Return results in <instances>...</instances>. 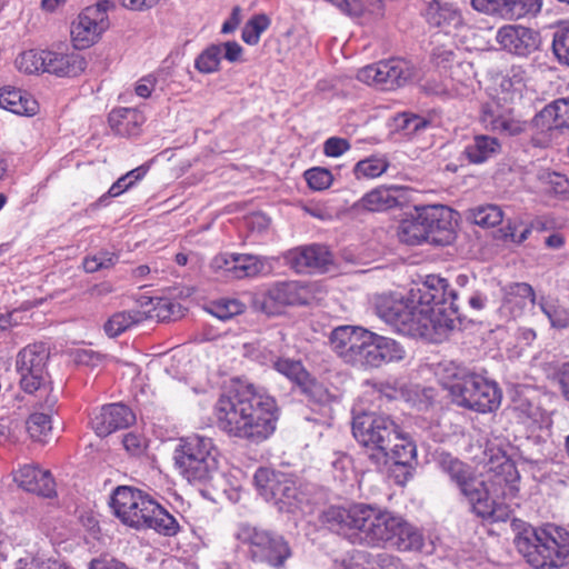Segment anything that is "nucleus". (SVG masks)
I'll return each instance as SVG.
<instances>
[{"instance_id": "7c9ffc66", "label": "nucleus", "mask_w": 569, "mask_h": 569, "mask_svg": "<svg viewBox=\"0 0 569 569\" xmlns=\"http://www.w3.org/2000/svg\"><path fill=\"white\" fill-rule=\"evenodd\" d=\"M422 208H416V213L403 219L397 231L399 240L409 246L420 244L427 241Z\"/></svg>"}, {"instance_id": "49530a36", "label": "nucleus", "mask_w": 569, "mask_h": 569, "mask_svg": "<svg viewBox=\"0 0 569 569\" xmlns=\"http://www.w3.org/2000/svg\"><path fill=\"white\" fill-rule=\"evenodd\" d=\"M154 317L160 321L177 320L183 316L182 307L169 298H159L153 305Z\"/></svg>"}, {"instance_id": "2eb2a0df", "label": "nucleus", "mask_w": 569, "mask_h": 569, "mask_svg": "<svg viewBox=\"0 0 569 569\" xmlns=\"http://www.w3.org/2000/svg\"><path fill=\"white\" fill-rule=\"evenodd\" d=\"M254 485L260 495L273 501L280 509H290L298 497V488L295 480L287 473L259 468L253 477Z\"/></svg>"}, {"instance_id": "4c0bfd02", "label": "nucleus", "mask_w": 569, "mask_h": 569, "mask_svg": "<svg viewBox=\"0 0 569 569\" xmlns=\"http://www.w3.org/2000/svg\"><path fill=\"white\" fill-rule=\"evenodd\" d=\"M538 305L552 328L565 329L569 327V310L560 306L558 301L542 297Z\"/></svg>"}, {"instance_id": "3c124183", "label": "nucleus", "mask_w": 569, "mask_h": 569, "mask_svg": "<svg viewBox=\"0 0 569 569\" xmlns=\"http://www.w3.org/2000/svg\"><path fill=\"white\" fill-rule=\"evenodd\" d=\"M305 178L308 186L317 191L329 188L332 183L333 177L328 169L316 167L305 172Z\"/></svg>"}, {"instance_id": "f257e3e1", "label": "nucleus", "mask_w": 569, "mask_h": 569, "mask_svg": "<svg viewBox=\"0 0 569 569\" xmlns=\"http://www.w3.org/2000/svg\"><path fill=\"white\" fill-rule=\"evenodd\" d=\"M458 293L448 281L428 276L403 299L398 295H380L375 298L377 316L398 331L433 340L455 328L459 317Z\"/></svg>"}, {"instance_id": "1a4fd4ad", "label": "nucleus", "mask_w": 569, "mask_h": 569, "mask_svg": "<svg viewBox=\"0 0 569 569\" xmlns=\"http://www.w3.org/2000/svg\"><path fill=\"white\" fill-rule=\"evenodd\" d=\"M446 371L457 381L443 385L450 390L453 401L461 407L486 413L497 410L501 402V391L495 381L477 373H467L458 378L457 368L451 363L445 366Z\"/></svg>"}, {"instance_id": "5701e85b", "label": "nucleus", "mask_w": 569, "mask_h": 569, "mask_svg": "<svg viewBox=\"0 0 569 569\" xmlns=\"http://www.w3.org/2000/svg\"><path fill=\"white\" fill-rule=\"evenodd\" d=\"M133 412L124 405L111 403L103 406L91 419V426L99 437H107L118 429L132 425Z\"/></svg>"}, {"instance_id": "bf43d9fd", "label": "nucleus", "mask_w": 569, "mask_h": 569, "mask_svg": "<svg viewBox=\"0 0 569 569\" xmlns=\"http://www.w3.org/2000/svg\"><path fill=\"white\" fill-rule=\"evenodd\" d=\"M300 385L303 387V390L318 402L326 401L329 397L327 389L315 380H308L307 378L303 380V383Z\"/></svg>"}, {"instance_id": "5fc2aeb1", "label": "nucleus", "mask_w": 569, "mask_h": 569, "mask_svg": "<svg viewBox=\"0 0 569 569\" xmlns=\"http://www.w3.org/2000/svg\"><path fill=\"white\" fill-rule=\"evenodd\" d=\"M511 409L521 422L536 420L539 413V408L533 402L522 397L513 400Z\"/></svg>"}, {"instance_id": "4be33fe9", "label": "nucleus", "mask_w": 569, "mask_h": 569, "mask_svg": "<svg viewBox=\"0 0 569 569\" xmlns=\"http://www.w3.org/2000/svg\"><path fill=\"white\" fill-rule=\"evenodd\" d=\"M13 481L19 488L44 498L56 496V483L49 470L36 465L19 466L12 471Z\"/></svg>"}, {"instance_id": "39448f33", "label": "nucleus", "mask_w": 569, "mask_h": 569, "mask_svg": "<svg viewBox=\"0 0 569 569\" xmlns=\"http://www.w3.org/2000/svg\"><path fill=\"white\" fill-rule=\"evenodd\" d=\"M110 506L123 525L134 529H153L168 537L179 531L176 518L141 490L118 487L111 497Z\"/></svg>"}, {"instance_id": "e433bc0d", "label": "nucleus", "mask_w": 569, "mask_h": 569, "mask_svg": "<svg viewBox=\"0 0 569 569\" xmlns=\"http://www.w3.org/2000/svg\"><path fill=\"white\" fill-rule=\"evenodd\" d=\"M468 218L475 223L483 228L498 226L503 219V212L496 204H486L469 210Z\"/></svg>"}, {"instance_id": "bb28decb", "label": "nucleus", "mask_w": 569, "mask_h": 569, "mask_svg": "<svg viewBox=\"0 0 569 569\" xmlns=\"http://www.w3.org/2000/svg\"><path fill=\"white\" fill-rule=\"evenodd\" d=\"M267 297L278 305H305L309 290L298 281L277 282L268 289Z\"/></svg>"}, {"instance_id": "ddd939ff", "label": "nucleus", "mask_w": 569, "mask_h": 569, "mask_svg": "<svg viewBox=\"0 0 569 569\" xmlns=\"http://www.w3.org/2000/svg\"><path fill=\"white\" fill-rule=\"evenodd\" d=\"M113 4L109 0H100L87 7L71 24V39L74 48L86 49L99 40L109 28L107 12Z\"/></svg>"}, {"instance_id": "6e6552de", "label": "nucleus", "mask_w": 569, "mask_h": 569, "mask_svg": "<svg viewBox=\"0 0 569 569\" xmlns=\"http://www.w3.org/2000/svg\"><path fill=\"white\" fill-rule=\"evenodd\" d=\"M219 450L210 437L190 435L179 440L173 452L174 467L189 482H202L219 468Z\"/></svg>"}, {"instance_id": "6ab92c4d", "label": "nucleus", "mask_w": 569, "mask_h": 569, "mask_svg": "<svg viewBox=\"0 0 569 569\" xmlns=\"http://www.w3.org/2000/svg\"><path fill=\"white\" fill-rule=\"evenodd\" d=\"M480 122L492 132L506 136H518L525 131L526 123L515 118L512 110L492 99L481 108Z\"/></svg>"}, {"instance_id": "f3484780", "label": "nucleus", "mask_w": 569, "mask_h": 569, "mask_svg": "<svg viewBox=\"0 0 569 569\" xmlns=\"http://www.w3.org/2000/svg\"><path fill=\"white\" fill-rule=\"evenodd\" d=\"M283 260L298 273L325 272L332 263V256L327 247L310 244L288 250L283 254Z\"/></svg>"}, {"instance_id": "f8f14e48", "label": "nucleus", "mask_w": 569, "mask_h": 569, "mask_svg": "<svg viewBox=\"0 0 569 569\" xmlns=\"http://www.w3.org/2000/svg\"><path fill=\"white\" fill-rule=\"evenodd\" d=\"M238 539L247 546L248 553L253 561L281 568L291 557L288 542L281 536L270 531L244 526L239 530Z\"/></svg>"}, {"instance_id": "37998d69", "label": "nucleus", "mask_w": 569, "mask_h": 569, "mask_svg": "<svg viewBox=\"0 0 569 569\" xmlns=\"http://www.w3.org/2000/svg\"><path fill=\"white\" fill-rule=\"evenodd\" d=\"M222 54V47L211 44L203 50L194 61L196 69L201 73H212L219 68Z\"/></svg>"}, {"instance_id": "a18cd8bd", "label": "nucleus", "mask_w": 569, "mask_h": 569, "mask_svg": "<svg viewBox=\"0 0 569 569\" xmlns=\"http://www.w3.org/2000/svg\"><path fill=\"white\" fill-rule=\"evenodd\" d=\"M388 162L382 158L371 157L357 162L355 174L359 178H377L386 172Z\"/></svg>"}, {"instance_id": "79ce46f5", "label": "nucleus", "mask_w": 569, "mask_h": 569, "mask_svg": "<svg viewBox=\"0 0 569 569\" xmlns=\"http://www.w3.org/2000/svg\"><path fill=\"white\" fill-rule=\"evenodd\" d=\"M46 54H48V51H24L16 59V66L20 71L26 73L47 72Z\"/></svg>"}, {"instance_id": "052dcab7", "label": "nucleus", "mask_w": 569, "mask_h": 569, "mask_svg": "<svg viewBox=\"0 0 569 569\" xmlns=\"http://www.w3.org/2000/svg\"><path fill=\"white\" fill-rule=\"evenodd\" d=\"M372 563L379 569H402L400 560L389 553H378L372 558Z\"/></svg>"}, {"instance_id": "7ed1b4c3", "label": "nucleus", "mask_w": 569, "mask_h": 569, "mask_svg": "<svg viewBox=\"0 0 569 569\" xmlns=\"http://www.w3.org/2000/svg\"><path fill=\"white\" fill-rule=\"evenodd\" d=\"M440 467L468 500L478 517L492 522H503L510 519V507L496 501L492 496H497L496 487L502 489L503 497L516 496L518 491L516 482L519 480V473L511 461L506 460L499 465V470L490 480V486L477 477L471 467L449 455L441 458Z\"/></svg>"}, {"instance_id": "09e8293b", "label": "nucleus", "mask_w": 569, "mask_h": 569, "mask_svg": "<svg viewBox=\"0 0 569 569\" xmlns=\"http://www.w3.org/2000/svg\"><path fill=\"white\" fill-rule=\"evenodd\" d=\"M119 260V256L109 251H101L94 256L87 257L83 260V268L87 272H96L101 269L113 267Z\"/></svg>"}, {"instance_id": "4468645a", "label": "nucleus", "mask_w": 569, "mask_h": 569, "mask_svg": "<svg viewBox=\"0 0 569 569\" xmlns=\"http://www.w3.org/2000/svg\"><path fill=\"white\" fill-rule=\"evenodd\" d=\"M413 72L408 62L391 59L361 68L357 73V78L361 82L380 90H396L407 84Z\"/></svg>"}, {"instance_id": "cd10ccee", "label": "nucleus", "mask_w": 569, "mask_h": 569, "mask_svg": "<svg viewBox=\"0 0 569 569\" xmlns=\"http://www.w3.org/2000/svg\"><path fill=\"white\" fill-rule=\"evenodd\" d=\"M402 189L398 187H379L366 193L360 206L369 211H385L400 204Z\"/></svg>"}, {"instance_id": "423d86ee", "label": "nucleus", "mask_w": 569, "mask_h": 569, "mask_svg": "<svg viewBox=\"0 0 569 569\" xmlns=\"http://www.w3.org/2000/svg\"><path fill=\"white\" fill-rule=\"evenodd\" d=\"M515 545L537 569H569V533L562 528L525 526L516 536Z\"/></svg>"}, {"instance_id": "9d476101", "label": "nucleus", "mask_w": 569, "mask_h": 569, "mask_svg": "<svg viewBox=\"0 0 569 569\" xmlns=\"http://www.w3.org/2000/svg\"><path fill=\"white\" fill-rule=\"evenodd\" d=\"M329 342L343 362L373 368L375 332L361 327L340 326L331 331Z\"/></svg>"}, {"instance_id": "b1692460", "label": "nucleus", "mask_w": 569, "mask_h": 569, "mask_svg": "<svg viewBox=\"0 0 569 569\" xmlns=\"http://www.w3.org/2000/svg\"><path fill=\"white\" fill-rule=\"evenodd\" d=\"M427 22L437 28L443 29L446 32L459 29L462 23V14L459 9L451 3L432 0L427 4L423 12Z\"/></svg>"}, {"instance_id": "c03bdc74", "label": "nucleus", "mask_w": 569, "mask_h": 569, "mask_svg": "<svg viewBox=\"0 0 569 569\" xmlns=\"http://www.w3.org/2000/svg\"><path fill=\"white\" fill-rule=\"evenodd\" d=\"M270 26V19L266 14L253 16L247 21L242 29V40L250 46H254L259 42L260 36Z\"/></svg>"}, {"instance_id": "58836bf2", "label": "nucleus", "mask_w": 569, "mask_h": 569, "mask_svg": "<svg viewBox=\"0 0 569 569\" xmlns=\"http://www.w3.org/2000/svg\"><path fill=\"white\" fill-rule=\"evenodd\" d=\"M51 410L42 409V412L32 413L26 425L27 431L30 437L36 441H42V439L51 431Z\"/></svg>"}, {"instance_id": "a878e982", "label": "nucleus", "mask_w": 569, "mask_h": 569, "mask_svg": "<svg viewBox=\"0 0 569 569\" xmlns=\"http://www.w3.org/2000/svg\"><path fill=\"white\" fill-rule=\"evenodd\" d=\"M47 72L60 77H77L87 67L84 58L79 53L62 54L48 51Z\"/></svg>"}, {"instance_id": "ea45409f", "label": "nucleus", "mask_w": 569, "mask_h": 569, "mask_svg": "<svg viewBox=\"0 0 569 569\" xmlns=\"http://www.w3.org/2000/svg\"><path fill=\"white\" fill-rule=\"evenodd\" d=\"M553 120L552 124L548 128L569 126V99L556 101L555 104L543 108V110L536 117V122L540 120Z\"/></svg>"}, {"instance_id": "dca6fc26", "label": "nucleus", "mask_w": 569, "mask_h": 569, "mask_svg": "<svg viewBox=\"0 0 569 569\" xmlns=\"http://www.w3.org/2000/svg\"><path fill=\"white\" fill-rule=\"evenodd\" d=\"M475 10L496 16L505 20H517L527 16H537L542 0H471Z\"/></svg>"}, {"instance_id": "c756f323", "label": "nucleus", "mask_w": 569, "mask_h": 569, "mask_svg": "<svg viewBox=\"0 0 569 569\" xmlns=\"http://www.w3.org/2000/svg\"><path fill=\"white\" fill-rule=\"evenodd\" d=\"M501 150L499 140L486 134H477L465 148L463 154L471 163H482Z\"/></svg>"}, {"instance_id": "13d9d810", "label": "nucleus", "mask_w": 569, "mask_h": 569, "mask_svg": "<svg viewBox=\"0 0 569 569\" xmlns=\"http://www.w3.org/2000/svg\"><path fill=\"white\" fill-rule=\"evenodd\" d=\"M122 443L126 450L132 456H139L146 449V439L142 436L133 432L124 435Z\"/></svg>"}, {"instance_id": "20e7f679", "label": "nucleus", "mask_w": 569, "mask_h": 569, "mask_svg": "<svg viewBox=\"0 0 569 569\" xmlns=\"http://www.w3.org/2000/svg\"><path fill=\"white\" fill-rule=\"evenodd\" d=\"M400 518L363 503L350 508L330 507L321 515L322 523L330 530L349 536L353 543L369 547L391 543Z\"/></svg>"}, {"instance_id": "c85d7f7f", "label": "nucleus", "mask_w": 569, "mask_h": 569, "mask_svg": "<svg viewBox=\"0 0 569 569\" xmlns=\"http://www.w3.org/2000/svg\"><path fill=\"white\" fill-rule=\"evenodd\" d=\"M0 107L21 116H34L39 110L36 99L14 88L0 90Z\"/></svg>"}, {"instance_id": "0e129e2a", "label": "nucleus", "mask_w": 569, "mask_h": 569, "mask_svg": "<svg viewBox=\"0 0 569 569\" xmlns=\"http://www.w3.org/2000/svg\"><path fill=\"white\" fill-rule=\"evenodd\" d=\"M158 0H122V6L130 10L142 11L151 9Z\"/></svg>"}, {"instance_id": "72a5a7b5", "label": "nucleus", "mask_w": 569, "mask_h": 569, "mask_svg": "<svg viewBox=\"0 0 569 569\" xmlns=\"http://www.w3.org/2000/svg\"><path fill=\"white\" fill-rule=\"evenodd\" d=\"M395 533L390 545L400 551L420 550L423 546L421 532L402 518Z\"/></svg>"}, {"instance_id": "393cba45", "label": "nucleus", "mask_w": 569, "mask_h": 569, "mask_svg": "<svg viewBox=\"0 0 569 569\" xmlns=\"http://www.w3.org/2000/svg\"><path fill=\"white\" fill-rule=\"evenodd\" d=\"M533 288L526 282H513L502 288L501 309L512 318L520 317L529 303L535 305Z\"/></svg>"}, {"instance_id": "2f4dec72", "label": "nucleus", "mask_w": 569, "mask_h": 569, "mask_svg": "<svg viewBox=\"0 0 569 569\" xmlns=\"http://www.w3.org/2000/svg\"><path fill=\"white\" fill-rule=\"evenodd\" d=\"M109 124L111 129L120 136H134L143 122V116L129 108L112 110L109 114Z\"/></svg>"}, {"instance_id": "69168bd1", "label": "nucleus", "mask_w": 569, "mask_h": 569, "mask_svg": "<svg viewBox=\"0 0 569 569\" xmlns=\"http://www.w3.org/2000/svg\"><path fill=\"white\" fill-rule=\"evenodd\" d=\"M154 80L150 77L141 79L136 86V93L141 98L150 97L151 92L154 89Z\"/></svg>"}, {"instance_id": "603ef678", "label": "nucleus", "mask_w": 569, "mask_h": 569, "mask_svg": "<svg viewBox=\"0 0 569 569\" xmlns=\"http://www.w3.org/2000/svg\"><path fill=\"white\" fill-rule=\"evenodd\" d=\"M147 172L143 167L136 168L129 171L127 174L119 178L109 189L108 194L110 197H118L130 188L137 180L141 179Z\"/></svg>"}, {"instance_id": "a19ab883", "label": "nucleus", "mask_w": 569, "mask_h": 569, "mask_svg": "<svg viewBox=\"0 0 569 569\" xmlns=\"http://www.w3.org/2000/svg\"><path fill=\"white\" fill-rule=\"evenodd\" d=\"M246 306L238 299H219L210 302L206 310L220 320H228L244 311Z\"/></svg>"}, {"instance_id": "c9c22d12", "label": "nucleus", "mask_w": 569, "mask_h": 569, "mask_svg": "<svg viewBox=\"0 0 569 569\" xmlns=\"http://www.w3.org/2000/svg\"><path fill=\"white\" fill-rule=\"evenodd\" d=\"M144 319L141 311H120L112 315L104 323V332L109 337H117Z\"/></svg>"}, {"instance_id": "774afa93", "label": "nucleus", "mask_w": 569, "mask_h": 569, "mask_svg": "<svg viewBox=\"0 0 569 569\" xmlns=\"http://www.w3.org/2000/svg\"><path fill=\"white\" fill-rule=\"evenodd\" d=\"M560 385L565 397L569 401V363L563 367L560 373Z\"/></svg>"}, {"instance_id": "de8ad7c7", "label": "nucleus", "mask_w": 569, "mask_h": 569, "mask_svg": "<svg viewBox=\"0 0 569 569\" xmlns=\"http://www.w3.org/2000/svg\"><path fill=\"white\" fill-rule=\"evenodd\" d=\"M552 50L559 62L569 66V23L560 26L555 31Z\"/></svg>"}, {"instance_id": "6e6d98bb", "label": "nucleus", "mask_w": 569, "mask_h": 569, "mask_svg": "<svg viewBox=\"0 0 569 569\" xmlns=\"http://www.w3.org/2000/svg\"><path fill=\"white\" fill-rule=\"evenodd\" d=\"M400 120L399 127L406 134H415L429 126L428 120L417 114L402 113Z\"/></svg>"}, {"instance_id": "4d7b16f0", "label": "nucleus", "mask_w": 569, "mask_h": 569, "mask_svg": "<svg viewBox=\"0 0 569 569\" xmlns=\"http://www.w3.org/2000/svg\"><path fill=\"white\" fill-rule=\"evenodd\" d=\"M350 149V143L347 139L339 137H331L323 143V153L328 157H340Z\"/></svg>"}, {"instance_id": "680f3d73", "label": "nucleus", "mask_w": 569, "mask_h": 569, "mask_svg": "<svg viewBox=\"0 0 569 569\" xmlns=\"http://www.w3.org/2000/svg\"><path fill=\"white\" fill-rule=\"evenodd\" d=\"M222 47V50H224V58L230 61V62H236V61H239L240 57H241V53H242V48L241 46L236 42V41H228V42H224L222 44H220Z\"/></svg>"}, {"instance_id": "9b49d317", "label": "nucleus", "mask_w": 569, "mask_h": 569, "mask_svg": "<svg viewBox=\"0 0 569 569\" xmlns=\"http://www.w3.org/2000/svg\"><path fill=\"white\" fill-rule=\"evenodd\" d=\"M399 428L388 416L361 413L353 418L352 433L357 441L373 451L377 462L387 461L389 447L397 439Z\"/></svg>"}, {"instance_id": "473e14b6", "label": "nucleus", "mask_w": 569, "mask_h": 569, "mask_svg": "<svg viewBox=\"0 0 569 569\" xmlns=\"http://www.w3.org/2000/svg\"><path fill=\"white\" fill-rule=\"evenodd\" d=\"M403 347L396 340L375 333L373 368L383 363L400 361L405 358Z\"/></svg>"}, {"instance_id": "a211bd4d", "label": "nucleus", "mask_w": 569, "mask_h": 569, "mask_svg": "<svg viewBox=\"0 0 569 569\" xmlns=\"http://www.w3.org/2000/svg\"><path fill=\"white\" fill-rule=\"evenodd\" d=\"M496 40L503 50L519 57L531 54L540 44L539 33L520 24H506L499 28Z\"/></svg>"}, {"instance_id": "aec40b11", "label": "nucleus", "mask_w": 569, "mask_h": 569, "mask_svg": "<svg viewBox=\"0 0 569 569\" xmlns=\"http://www.w3.org/2000/svg\"><path fill=\"white\" fill-rule=\"evenodd\" d=\"M212 266L237 279L256 277L271 269L267 258L248 253L219 254L213 259Z\"/></svg>"}, {"instance_id": "412c9836", "label": "nucleus", "mask_w": 569, "mask_h": 569, "mask_svg": "<svg viewBox=\"0 0 569 569\" xmlns=\"http://www.w3.org/2000/svg\"><path fill=\"white\" fill-rule=\"evenodd\" d=\"M427 241L440 246L450 243L455 238L453 211L446 206L423 207Z\"/></svg>"}, {"instance_id": "8fccbe9b", "label": "nucleus", "mask_w": 569, "mask_h": 569, "mask_svg": "<svg viewBox=\"0 0 569 569\" xmlns=\"http://www.w3.org/2000/svg\"><path fill=\"white\" fill-rule=\"evenodd\" d=\"M539 180L548 186V191L558 196H566L569 191L568 179L558 172L543 170L539 173Z\"/></svg>"}, {"instance_id": "e2e57ef3", "label": "nucleus", "mask_w": 569, "mask_h": 569, "mask_svg": "<svg viewBox=\"0 0 569 569\" xmlns=\"http://www.w3.org/2000/svg\"><path fill=\"white\" fill-rule=\"evenodd\" d=\"M21 569H63V563L51 559H31V561L26 562L24 567Z\"/></svg>"}, {"instance_id": "864d4df0", "label": "nucleus", "mask_w": 569, "mask_h": 569, "mask_svg": "<svg viewBox=\"0 0 569 569\" xmlns=\"http://www.w3.org/2000/svg\"><path fill=\"white\" fill-rule=\"evenodd\" d=\"M276 369L289 379L303 383V380L308 378V373L298 361L283 359L276 362Z\"/></svg>"}, {"instance_id": "f704fd0d", "label": "nucleus", "mask_w": 569, "mask_h": 569, "mask_svg": "<svg viewBox=\"0 0 569 569\" xmlns=\"http://www.w3.org/2000/svg\"><path fill=\"white\" fill-rule=\"evenodd\" d=\"M416 445L398 430L397 439L389 447L387 460L390 459L396 465L407 467L416 460Z\"/></svg>"}, {"instance_id": "338daca9", "label": "nucleus", "mask_w": 569, "mask_h": 569, "mask_svg": "<svg viewBox=\"0 0 569 569\" xmlns=\"http://www.w3.org/2000/svg\"><path fill=\"white\" fill-rule=\"evenodd\" d=\"M239 23H240V8L234 7L232 9L230 19L222 24L221 32L230 33L238 27Z\"/></svg>"}, {"instance_id": "f03ea898", "label": "nucleus", "mask_w": 569, "mask_h": 569, "mask_svg": "<svg viewBox=\"0 0 569 569\" xmlns=\"http://www.w3.org/2000/svg\"><path fill=\"white\" fill-rule=\"evenodd\" d=\"M216 423L230 438L251 443L267 440L276 430V400L251 385L221 395L214 405Z\"/></svg>"}, {"instance_id": "0eeeda50", "label": "nucleus", "mask_w": 569, "mask_h": 569, "mask_svg": "<svg viewBox=\"0 0 569 569\" xmlns=\"http://www.w3.org/2000/svg\"><path fill=\"white\" fill-rule=\"evenodd\" d=\"M49 358L50 351L47 346L36 342L22 348L17 353L14 362L20 389L33 397L34 407L47 410H51L58 401L48 371Z\"/></svg>"}]
</instances>
